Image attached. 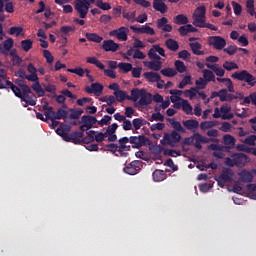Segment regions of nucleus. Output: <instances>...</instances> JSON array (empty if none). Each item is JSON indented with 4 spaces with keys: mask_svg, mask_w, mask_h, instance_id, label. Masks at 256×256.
Returning <instances> with one entry per match:
<instances>
[{
    "mask_svg": "<svg viewBox=\"0 0 256 256\" xmlns=\"http://www.w3.org/2000/svg\"><path fill=\"white\" fill-rule=\"evenodd\" d=\"M207 8L205 6L197 7L192 15L194 27H199L200 29H210V31H217L219 28L217 26L207 23Z\"/></svg>",
    "mask_w": 256,
    "mask_h": 256,
    "instance_id": "1",
    "label": "nucleus"
},
{
    "mask_svg": "<svg viewBox=\"0 0 256 256\" xmlns=\"http://www.w3.org/2000/svg\"><path fill=\"white\" fill-rule=\"evenodd\" d=\"M211 141H217L213 138H207L200 133L196 132L190 137H186L183 141V145H193L196 149L201 151L203 149V145L201 143L207 144L211 143Z\"/></svg>",
    "mask_w": 256,
    "mask_h": 256,
    "instance_id": "2",
    "label": "nucleus"
},
{
    "mask_svg": "<svg viewBox=\"0 0 256 256\" xmlns=\"http://www.w3.org/2000/svg\"><path fill=\"white\" fill-rule=\"evenodd\" d=\"M232 79H236V81H244L250 87H255L256 85V77L249 73L247 70H242L240 72H235L231 75Z\"/></svg>",
    "mask_w": 256,
    "mask_h": 256,
    "instance_id": "3",
    "label": "nucleus"
},
{
    "mask_svg": "<svg viewBox=\"0 0 256 256\" xmlns=\"http://www.w3.org/2000/svg\"><path fill=\"white\" fill-rule=\"evenodd\" d=\"M233 177H235V172H233L230 168H224L221 171V174L218 177H215V181L218 183V187H225V183H231L233 181Z\"/></svg>",
    "mask_w": 256,
    "mask_h": 256,
    "instance_id": "4",
    "label": "nucleus"
},
{
    "mask_svg": "<svg viewBox=\"0 0 256 256\" xmlns=\"http://www.w3.org/2000/svg\"><path fill=\"white\" fill-rule=\"evenodd\" d=\"M90 7L91 3L86 0H75L74 2V9L78 13L80 19H85V17H87Z\"/></svg>",
    "mask_w": 256,
    "mask_h": 256,
    "instance_id": "5",
    "label": "nucleus"
},
{
    "mask_svg": "<svg viewBox=\"0 0 256 256\" xmlns=\"http://www.w3.org/2000/svg\"><path fill=\"white\" fill-rule=\"evenodd\" d=\"M227 163L230 167L236 165V167H245L247 163H249V157L243 153L234 154L233 160L231 158H227Z\"/></svg>",
    "mask_w": 256,
    "mask_h": 256,
    "instance_id": "6",
    "label": "nucleus"
},
{
    "mask_svg": "<svg viewBox=\"0 0 256 256\" xmlns=\"http://www.w3.org/2000/svg\"><path fill=\"white\" fill-rule=\"evenodd\" d=\"M110 37L117 38L118 41H127L129 39V29L125 26H121L118 29H114L109 33Z\"/></svg>",
    "mask_w": 256,
    "mask_h": 256,
    "instance_id": "7",
    "label": "nucleus"
},
{
    "mask_svg": "<svg viewBox=\"0 0 256 256\" xmlns=\"http://www.w3.org/2000/svg\"><path fill=\"white\" fill-rule=\"evenodd\" d=\"M79 129L80 131H89V129H93L95 123H97V118L91 115H84L81 118Z\"/></svg>",
    "mask_w": 256,
    "mask_h": 256,
    "instance_id": "8",
    "label": "nucleus"
},
{
    "mask_svg": "<svg viewBox=\"0 0 256 256\" xmlns=\"http://www.w3.org/2000/svg\"><path fill=\"white\" fill-rule=\"evenodd\" d=\"M160 54L161 56L157 55ZM149 59H155V61H161V57H165V49L161 47L159 44H155L148 51Z\"/></svg>",
    "mask_w": 256,
    "mask_h": 256,
    "instance_id": "9",
    "label": "nucleus"
},
{
    "mask_svg": "<svg viewBox=\"0 0 256 256\" xmlns=\"http://www.w3.org/2000/svg\"><path fill=\"white\" fill-rule=\"evenodd\" d=\"M164 141L167 145H170V147H175V145L181 141V134L173 130L170 134H164Z\"/></svg>",
    "mask_w": 256,
    "mask_h": 256,
    "instance_id": "10",
    "label": "nucleus"
},
{
    "mask_svg": "<svg viewBox=\"0 0 256 256\" xmlns=\"http://www.w3.org/2000/svg\"><path fill=\"white\" fill-rule=\"evenodd\" d=\"M209 45L214 47L217 51H221L225 49V46L227 45V40L221 36H211L209 38Z\"/></svg>",
    "mask_w": 256,
    "mask_h": 256,
    "instance_id": "11",
    "label": "nucleus"
},
{
    "mask_svg": "<svg viewBox=\"0 0 256 256\" xmlns=\"http://www.w3.org/2000/svg\"><path fill=\"white\" fill-rule=\"evenodd\" d=\"M149 141V138L145 135H139V136H131L130 137V143L133 147V149H140V147H145L147 145V142Z\"/></svg>",
    "mask_w": 256,
    "mask_h": 256,
    "instance_id": "12",
    "label": "nucleus"
},
{
    "mask_svg": "<svg viewBox=\"0 0 256 256\" xmlns=\"http://www.w3.org/2000/svg\"><path fill=\"white\" fill-rule=\"evenodd\" d=\"M13 45H15V41L13 38H8L4 42L0 43V53L4 55V57H8L11 51H13Z\"/></svg>",
    "mask_w": 256,
    "mask_h": 256,
    "instance_id": "13",
    "label": "nucleus"
},
{
    "mask_svg": "<svg viewBox=\"0 0 256 256\" xmlns=\"http://www.w3.org/2000/svg\"><path fill=\"white\" fill-rule=\"evenodd\" d=\"M131 31L138 35H155V29L149 25H144L142 27H136L135 25L130 26Z\"/></svg>",
    "mask_w": 256,
    "mask_h": 256,
    "instance_id": "14",
    "label": "nucleus"
},
{
    "mask_svg": "<svg viewBox=\"0 0 256 256\" xmlns=\"http://www.w3.org/2000/svg\"><path fill=\"white\" fill-rule=\"evenodd\" d=\"M21 101L26 103L27 105H31L35 107L37 105V96L31 91V87H29V92H22V97H20Z\"/></svg>",
    "mask_w": 256,
    "mask_h": 256,
    "instance_id": "15",
    "label": "nucleus"
},
{
    "mask_svg": "<svg viewBox=\"0 0 256 256\" xmlns=\"http://www.w3.org/2000/svg\"><path fill=\"white\" fill-rule=\"evenodd\" d=\"M115 121H119V123L122 124V129L124 131H132L133 130V122L131 120L127 119V117L121 115V113L114 114Z\"/></svg>",
    "mask_w": 256,
    "mask_h": 256,
    "instance_id": "16",
    "label": "nucleus"
},
{
    "mask_svg": "<svg viewBox=\"0 0 256 256\" xmlns=\"http://www.w3.org/2000/svg\"><path fill=\"white\" fill-rule=\"evenodd\" d=\"M142 162L139 160L132 161L128 166L124 168V173L128 175H137L141 171Z\"/></svg>",
    "mask_w": 256,
    "mask_h": 256,
    "instance_id": "17",
    "label": "nucleus"
},
{
    "mask_svg": "<svg viewBox=\"0 0 256 256\" xmlns=\"http://www.w3.org/2000/svg\"><path fill=\"white\" fill-rule=\"evenodd\" d=\"M85 131H75L72 133H68V138H66L67 143H74V145H81L84 137Z\"/></svg>",
    "mask_w": 256,
    "mask_h": 256,
    "instance_id": "18",
    "label": "nucleus"
},
{
    "mask_svg": "<svg viewBox=\"0 0 256 256\" xmlns=\"http://www.w3.org/2000/svg\"><path fill=\"white\" fill-rule=\"evenodd\" d=\"M151 103H153V95L144 89L138 101V105H140V107H147L151 105Z\"/></svg>",
    "mask_w": 256,
    "mask_h": 256,
    "instance_id": "19",
    "label": "nucleus"
},
{
    "mask_svg": "<svg viewBox=\"0 0 256 256\" xmlns=\"http://www.w3.org/2000/svg\"><path fill=\"white\" fill-rule=\"evenodd\" d=\"M102 49L109 53L111 51L112 53H115L119 50V44H117L112 39L104 40L102 44Z\"/></svg>",
    "mask_w": 256,
    "mask_h": 256,
    "instance_id": "20",
    "label": "nucleus"
},
{
    "mask_svg": "<svg viewBox=\"0 0 256 256\" xmlns=\"http://www.w3.org/2000/svg\"><path fill=\"white\" fill-rule=\"evenodd\" d=\"M165 1L166 0H153V9L162 15H165V13L169 10V7L167 4H165Z\"/></svg>",
    "mask_w": 256,
    "mask_h": 256,
    "instance_id": "21",
    "label": "nucleus"
},
{
    "mask_svg": "<svg viewBox=\"0 0 256 256\" xmlns=\"http://www.w3.org/2000/svg\"><path fill=\"white\" fill-rule=\"evenodd\" d=\"M209 151L213 152V157H216L217 159H223L225 157V154L221 151H223V146L219 144H210L208 146Z\"/></svg>",
    "mask_w": 256,
    "mask_h": 256,
    "instance_id": "22",
    "label": "nucleus"
},
{
    "mask_svg": "<svg viewBox=\"0 0 256 256\" xmlns=\"http://www.w3.org/2000/svg\"><path fill=\"white\" fill-rule=\"evenodd\" d=\"M182 125L188 131H192V133H196L197 129H199V121L195 119L184 120L182 122Z\"/></svg>",
    "mask_w": 256,
    "mask_h": 256,
    "instance_id": "23",
    "label": "nucleus"
},
{
    "mask_svg": "<svg viewBox=\"0 0 256 256\" xmlns=\"http://www.w3.org/2000/svg\"><path fill=\"white\" fill-rule=\"evenodd\" d=\"M167 173H169V170H167V169L165 171L156 169L152 173L153 181H155L156 183L165 181V179H167Z\"/></svg>",
    "mask_w": 256,
    "mask_h": 256,
    "instance_id": "24",
    "label": "nucleus"
},
{
    "mask_svg": "<svg viewBox=\"0 0 256 256\" xmlns=\"http://www.w3.org/2000/svg\"><path fill=\"white\" fill-rule=\"evenodd\" d=\"M144 91H145V88H142V89L133 88L131 90V96H127V100L137 103V101H139V99H141V95H143Z\"/></svg>",
    "mask_w": 256,
    "mask_h": 256,
    "instance_id": "25",
    "label": "nucleus"
},
{
    "mask_svg": "<svg viewBox=\"0 0 256 256\" xmlns=\"http://www.w3.org/2000/svg\"><path fill=\"white\" fill-rule=\"evenodd\" d=\"M86 93H94V95H101L103 93V85L96 82L92 83L91 87L87 86L85 88Z\"/></svg>",
    "mask_w": 256,
    "mask_h": 256,
    "instance_id": "26",
    "label": "nucleus"
},
{
    "mask_svg": "<svg viewBox=\"0 0 256 256\" xmlns=\"http://www.w3.org/2000/svg\"><path fill=\"white\" fill-rule=\"evenodd\" d=\"M5 87L6 88H4V89H11V91L14 93V95L16 97H18V99H21V97H23V92H21V88L15 86V84H13V82L6 80Z\"/></svg>",
    "mask_w": 256,
    "mask_h": 256,
    "instance_id": "27",
    "label": "nucleus"
},
{
    "mask_svg": "<svg viewBox=\"0 0 256 256\" xmlns=\"http://www.w3.org/2000/svg\"><path fill=\"white\" fill-rule=\"evenodd\" d=\"M165 47L168 51H172L173 53H177L179 51V42L173 38H169L165 41Z\"/></svg>",
    "mask_w": 256,
    "mask_h": 256,
    "instance_id": "28",
    "label": "nucleus"
},
{
    "mask_svg": "<svg viewBox=\"0 0 256 256\" xmlns=\"http://www.w3.org/2000/svg\"><path fill=\"white\" fill-rule=\"evenodd\" d=\"M143 77H145L149 83H159V81H161V75L157 72H145Z\"/></svg>",
    "mask_w": 256,
    "mask_h": 256,
    "instance_id": "29",
    "label": "nucleus"
},
{
    "mask_svg": "<svg viewBox=\"0 0 256 256\" xmlns=\"http://www.w3.org/2000/svg\"><path fill=\"white\" fill-rule=\"evenodd\" d=\"M27 71L30 73L27 77V81H37L39 76H37V68H35V65L33 63H29L27 66Z\"/></svg>",
    "mask_w": 256,
    "mask_h": 256,
    "instance_id": "30",
    "label": "nucleus"
},
{
    "mask_svg": "<svg viewBox=\"0 0 256 256\" xmlns=\"http://www.w3.org/2000/svg\"><path fill=\"white\" fill-rule=\"evenodd\" d=\"M227 96H228V90L223 88L220 91H214L211 94V99H215V97H219L220 101L222 103H225L227 101Z\"/></svg>",
    "mask_w": 256,
    "mask_h": 256,
    "instance_id": "31",
    "label": "nucleus"
},
{
    "mask_svg": "<svg viewBox=\"0 0 256 256\" xmlns=\"http://www.w3.org/2000/svg\"><path fill=\"white\" fill-rule=\"evenodd\" d=\"M189 47L193 53V55H205V51L203 49V45L199 42H192L189 44Z\"/></svg>",
    "mask_w": 256,
    "mask_h": 256,
    "instance_id": "32",
    "label": "nucleus"
},
{
    "mask_svg": "<svg viewBox=\"0 0 256 256\" xmlns=\"http://www.w3.org/2000/svg\"><path fill=\"white\" fill-rule=\"evenodd\" d=\"M205 66L208 69H211V71H214L215 75H217V77L225 76V70L223 68H219V64L206 63Z\"/></svg>",
    "mask_w": 256,
    "mask_h": 256,
    "instance_id": "33",
    "label": "nucleus"
},
{
    "mask_svg": "<svg viewBox=\"0 0 256 256\" xmlns=\"http://www.w3.org/2000/svg\"><path fill=\"white\" fill-rule=\"evenodd\" d=\"M216 81H218V83H225V86L227 87L226 90L229 91V93H235V86L230 78H216Z\"/></svg>",
    "mask_w": 256,
    "mask_h": 256,
    "instance_id": "34",
    "label": "nucleus"
},
{
    "mask_svg": "<svg viewBox=\"0 0 256 256\" xmlns=\"http://www.w3.org/2000/svg\"><path fill=\"white\" fill-rule=\"evenodd\" d=\"M170 125L175 129L177 133H186L185 128L181 125V122L175 120V118H168Z\"/></svg>",
    "mask_w": 256,
    "mask_h": 256,
    "instance_id": "35",
    "label": "nucleus"
},
{
    "mask_svg": "<svg viewBox=\"0 0 256 256\" xmlns=\"http://www.w3.org/2000/svg\"><path fill=\"white\" fill-rule=\"evenodd\" d=\"M32 82L34 83L32 85V89L36 92L38 97H45V90H43V87H41V84L39 83V78H37V80H32Z\"/></svg>",
    "mask_w": 256,
    "mask_h": 256,
    "instance_id": "36",
    "label": "nucleus"
},
{
    "mask_svg": "<svg viewBox=\"0 0 256 256\" xmlns=\"http://www.w3.org/2000/svg\"><path fill=\"white\" fill-rule=\"evenodd\" d=\"M144 65L148 67V69H151L152 71H161V67L163 63L161 62V60H156V61L146 62L144 63Z\"/></svg>",
    "mask_w": 256,
    "mask_h": 256,
    "instance_id": "37",
    "label": "nucleus"
},
{
    "mask_svg": "<svg viewBox=\"0 0 256 256\" xmlns=\"http://www.w3.org/2000/svg\"><path fill=\"white\" fill-rule=\"evenodd\" d=\"M10 57L11 58V61L13 63V65L19 67V65H21V63H23V59H21L19 57V55L17 54V49L13 48L11 51H10Z\"/></svg>",
    "mask_w": 256,
    "mask_h": 256,
    "instance_id": "38",
    "label": "nucleus"
},
{
    "mask_svg": "<svg viewBox=\"0 0 256 256\" xmlns=\"http://www.w3.org/2000/svg\"><path fill=\"white\" fill-rule=\"evenodd\" d=\"M202 73H203V79L206 81V83H211V82L215 83L216 78L213 71L204 69Z\"/></svg>",
    "mask_w": 256,
    "mask_h": 256,
    "instance_id": "39",
    "label": "nucleus"
},
{
    "mask_svg": "<svg viewBox=\"0 0 256 256\" xmlns=\"http://www.w3.org/2000/svg\"><path fill=\"white\" fill-rule=\"evenodd\" d=\"M239 175L240 181L243 183H251L253 181V174L249 171L243 170Z\"/></svg>",
    "mask_w": 256,
    "mask_h": 256,
    "instance_id": "40",
    "label": "nucleus"
},
{
    "mask_svg": "<svg viewBox=\"0 0 256 256\" xmlns=\"http://www.w3.org/2000/svg\"><path fill=\"white\" fill-rule=\"evenodd\" d=\"M223 141L224 145H226L228 149H233V147H235V137L231 136L230 134L224 135Z\"/></svg>",
    "mask_w": 256,
    "mask_h": 256,
    "instance_id": "41",
    "label": "nucleus"
},
{
    "mask_svg": "<svg viewBox=\"0 0 256 256\" xmlns=\"http://www.w3.org/2000/svg\"><path fill=\"white\" fill-rule=\"evenodd\" d=\"M85 37L88 41H92V43H101L103 41V37L97 33H86Z\"/></svg>",
    "mask_w": 256,
    "mask_h": 256,
    "instance_id": "42",
    "label": "nucleus"
},
{
    "mask_svg": "<svg viewBox=\"0 0 256 256\" xmlns=\"http://www.w3.org/2000/svg\"><path fill=\"white\" fill-rule=\"evenodd\" d=\"M182 111L186 115H193V106H191L188 100L182 99Z\"/></svg>",
    "mask_w": 256,
    "mask_h": 256,
    "instance_id": "43",
    "label": "nucleus"
},
{
    "mask_svg": "<svg viewBox=\"0 0 256 256\" xmlns=\"http://www.w3.org/2000/svg\"><path fill=\"white\" fill-rule=\"evenodd\" d=\"M174 23L176 25H187V23H189V18H187L184 14H178L174 18Z\"/></svg>",
    "mask_w": 256,
    "mask_h": 256,
    "instance_id": "44",
    "label": "nucleus"
},
{
    "mask_svg": "<svg viewBox=\"0 0 256 256\" xmlns=\"http://www.w3.org/2000/svg\"><path fill=\"white\" fill-rule=\"evenodd\" d=\"M114 96H115L116 101H118V103H123V101H125V99H127V97H129V95H127V93L123 90L115 91Z\"/></svg>",
    "mask_w": 256,
    "mask_h": 256,
    "instance_id": "45",
    "label": "nucleus"
},
{
    "mask_svg": "<svg viewBox=\"0 0 256 256\" xmlns=\"http://www.w3.org/2000/svg\"><path fill=\"white\" fill-rule=\"evenodd\" d=\"M20 45L23 51L27 53L28 51H31V49H33V40L31 39L22 40L20 42Z\"/></svg>",
    "mask_w": 256,
    "mask_h": 256,
    "instance_id": "46",
    "label": "nucleus"
},
{
    "mask_svg": "<svg viewBox=\"0 0 256 256\" xmlns=\"http://www.w3.org/2000/svg\"><path fill=\"white\" fill-rule=\"evenodd\" d=\"M69 119H79L81 115H83V109H75V108H70L69 109Z\"/></svg>",
    "mask_w": 256,
    "mask_h": 256,
    "instance_id": "47",
    "label": "nucleus"
},
{
    "mask_svg": "<svg viewBox=\"0 0 256 256\" xmlns=\"http://www.w3.org/2000/svg\"><path fill=\"white\" fill-rule=\"evenodd\" d=\"M246 8H247V13L253 17L255 15V0H247L246 1Z\"/></svg>",
    "mask_w": 256,
    "mask_h": 256,
    "instance_id": "48",
    "label": "nucleus"
},
{
    "mask_svg": "<svg viewBox=\"0 0 256 256\" xmlns=\"http://www.w3.org/2000/svg\"><path fill=\"white\" fill-rule=\"evenodd\" d=\"M160 73L164 77H175V75H177V70L173 68H164L160 71Z\"/></svg>",
    "mask_w": 256,
    "mask_h": 256,
    "instance_id": "49",
    "label": "nucleus"
},
{
    "mask_svg": "<svg viewBox=\"0 0 256 256\" xmlns=\"http://www.w3.org/2000/svg\"><path fill=\"white\" fill-rule=\"evenodd\" d=\"M199 93V90L195 87H191L188 90L184 91V97H189L190 99H194V97H197V94Z\"/></svg>",
    "mask_w": 256,
    "mask_h": 256,
    "instance_id": "50",
    "label": "nucleus"
},
{
    "mask_svg": "<svg viewBox=\"0 0 256 256\" xmlns=\"http://www.w3.org/2000/svg\"><path fill=\"white\" fill-rule=\"evenodd\" d=\"M118 68L123 71V73H129V71H132L133 65L131 63L126 62H120L118 64Z\"/></svg>",
    "mask_w": 256,
    "mask_h": 256,
    "instance_id": "51",
    "label": "nucleus"
},
{
    "mask_svg": "<svg viewBox=\"0 0 256 256\" xmlns=\"http://www.w3.org/2000/svg\"><path fill=\"white\" fill-rule=\"evenodd\" d=\"M5 79H7V71L3 68H0V89H7L5 86Z\"/></svg>",
    "mask_w": 256,
    "mask_h": 256,
    "instance_id": "52",
    "label": "nucleus"
},
{
    "mask_svg": "<svg viewBox=\"0 0 256 256\" xmlns=\"http://www.w3.org/2000/svg\"><path fill=\"white\" fill-rule=\"evenodd\" d=\"M174 65L178 73H185V71H187V67L185 66V63L181 60H176Z\"/></svg>",
    "mask_w": 256,
    "mask_h": 256,
    "instance_id": "53",
    "label": "nucleus"
},
{
    "mask_svg": "<svg viewBox=\"0 0 256 256\" xmlns=\"http://www.w3.org/2000/svg\"><path fill=\"white\" fill-rule=\"evenodd\" d=\"M96 7H99L102 11H109L111 9V4L103 2V0H97Z\"/></svg>",
    "mask_w": 256,
    "mask_h": 256,
    "instance_id": "54",
    "label": "nucleus"
},
{
    "mask_svg": "<svg viewBox=\"0 0 256 256\" xmlns=\"http://www.w3.org/2000/svg\"><path fill=\"white\" fill-rule=\"evenodd\" d=\"M69 115V111L64 110L63 108H59L56 112V119H67V116Z\"/></svg>",
    "mask_w": 256,
    "mask_h": 256,
    "instance_id": "55",
    "label": "nucleus"
},
{
    "mask_svg": "<svg viewBox=\"0 0 256 256\" xmlns=\"http://www.w3.org/2000/svg\"><path fill=\"white\" fill-rule=\"evenodd\" d=\"M132 127H134V130H132V133H137L139 129L142 127V121L141 118H135L132 120Z\"/></svg>",
    "mask_w": 256,
    "mask_h": 256,
    "instance_id": "56",
    "label": "nucleus"
},
{
    "mask_svg": "<svg viewBox=\"0 0 256 256\" xmlns=\"http://www.w3.org/2000/svg\"><path fill=\"white\" fill-rule=\"evenodd\" d=\"M231 5L233 7L234 15H237V16L241 15V13L243 12V7L241 6V4L235 1H232Z\"/></svg>",
    "mask_w": 256,
    "mask_h": 256,
    "instance_id": "57",
    "label": "nucleus"
},
{
    "mask_svg": "<svg viewBox=\"0 0 256 256\" xmlns=\"http://www.w3.org/2000/svg\"><path fill=\"white\" fill-rule=\"evenodd\" d=\"M23 32V27L21 26H13L9 29V35H16V37H19L21 33Z\"/></svg>",
    "mask_w": 256,
    "mask_h": 256,
    "instance_id": "58",
    "label": "nucleus"
},
{
    "mask_svg": "<svg viewBox=\"0 0 256 256\" xmlns=\"http://www.w3.org/2000/svg\"><path fill=\"white\" fill-rule=\"evenodd\" d=\"M122 17L124 19H127L128 21H131V23H135V19L137 17V14L136 12H132V13H129V12H123L122 13Z\"/></svg>",
    "mask_w": 256,
    "mask_h": 256,
    "instance_id": "59",
    "label": "nucleus"
},
{
    "mask_svg": "<svg viewBox=\"0 0 256 256\" xmlns=\"http://www.w3.org/2000/svg\"><path fill=\"white\" fill-rule=\"evenodd\" d=\"M234 99L242 100V99H245V96L241 92L236 93V95L235 94H231V93L228 92V96H227V100L226 101L231 102V101H234Z\"/></svg>",
    "mask_w": 256,
    "mask_h": 256,
    "instance_id": "60",
    "label": "nucleus"
},
{
    "mask_svg": "<svg viewBox=\"0 0 256 256\" xmlns=\"http://www.w3.org/2000/svg\"><path fill=\"white\" fill-rule=\"evenodd\" d=\"M187 85H192L191 83V76H185L182 81L179 83L178 88L179 89H185Z\"/></svg>",
    "mask_w": 256,
    "mask_h": 256,
    "instance_id": "61",
    "label": "nucleus"
},
{
    "mask_svg": "<svg viewBox=\"0 0 256 256\" xmlns=\"http://www.w3.org/2000/svg\"><path fill=\"white\" fill-rule=\"evenodd\" d=\"M223 68L226 69V71H233V69H239V66L235 62L226 61L223 64Z\"/></svg>",
    "mask_w": 256,
    "mask_h": 256,
    "instance_id": "62",
    "label": "nucleus"
},
{
    "mask_svg": "<svg viewBox=\"0 0 256 256\" xmlns=\"http://www.w3.org/2000/svg\"><path fill=\"white\" fill-rule=\"evenodd\" d=\"M149 121H151V122L165 121V116H163V114H161V112H156L151 115V117L149 118Z\"/></svg>",
    "mask_w": 256,
    "mask_h": 256,
    "instance_id": "63",
    "label": "nucleus"
},
{
    "mask_svg": "<svg viewBox=\"0 0 256 256\" xmlns=\"http://www.w3.org/2000/svg\"><path fill=\"white\" fill-rule=\"evenodd\" d=\"M256 135H250L246 139L243 140L245 145L255 146Z\"/></svg>",
    "mask_w": 256,
    "mask_h": 256,
    "instance_id": "64",
    "label": "nucleus"
}]
</instances>
